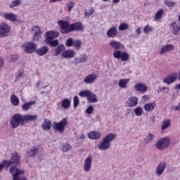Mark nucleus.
Returning a JSON list of instances; mask_svg holds the SVG:
<instances>
[{"label": "nucleus", "mask_w": 180, "mask_h": 180, "mask_svg": "<svg viewBox=\"0 0 180 180\" xmlns=\"http://www.w3.org/2000/svg\"><path fill=\"white\" fill-rule=\"evenodd\" d=\"M10 161L14 166L11 167L9 170L10 174L13 176V180H26V178L23 176L25 175V170H20L16 167L20 165L19 153L16 152L12 153Z\"/></svg>", "instance_id": "1"}, {"label": "nucleus", "mask_w": 180, "mask_h": 180, "mask_svg": "<svg viewBox=\"0 0 180 180\" xmlns=\"http://www.w3.org/2000/svg\"><path fill=\"white\" fill-rule=\"evenodd\" d=\"M116 138V134L110 133L107 134L103 139V141L98 144V148L101 150V151H106V150H109L110 148V146L112 141L115 140Z\"/></svg>", "instance_id": "2"}, {"label": "nucleus", "mask_w": 180, "mask_h": 180, "mask_svg": "<svg viewBox=\"0 0 180 180\" xmlns=\"http://www.w3.org/2000/svg\"><path fill=\"white\" fill-rule=\"evenodd\" d=\"M10 124L12 129H17L19 126H25V118L22 114H15L10 120Z\"/></svg>", "instance_id": "3"}, {"label": "nucleus", "mask_w": 180, "mask_h": 180, "mask_svg": "<svg viewBox=\"0 0 180 180\" xmlns=\"http://www.w3.org/2000/svg\"><path fill=\"white\" fill-rule=\"evenodd\" d=\"M169 144H171L169 137H165L160 139L155 144V147L157 150L162 151V150H167V148L169 147Z\"/></svg>", "instance_id": "4"}, {"label": "nucleus", "mask_w": 180, "mask_h": 180, "mask_svg": "<svg viewBox=\"0 0 180 180\" xmlns=\"http://www.w3.org/2000/svg\"><path fill=\"white\" fill-rule=\"evenodd\" d=\"M58 25L60 27V32L62 34H68L71 33V24L68 21L60 20L58 21Z\"/></svg>", "instance_id": "5"}, {"label": "nucleus", "mask_w": 180, "mask_h": 180, "mask_svg": "<svg viewBox=\"0 0 180 180\" xmlns=\"http://www.w3.org/2000/svg\"><path fill=\"white\" fill-rule=\"evenodd\" d=\"M68 124V119L63 118L59 122H53V129L59 133H64L65 130V127H67Z\"/></svg>", "instance_id": "6"}, {"label": "nucleus", "mask_w": 180, "mask_h": 180, "mask_svg": "<svg viewBox=\"0 0 180 180\" xmlns=\"http://www.w3.org/2000/svg\"><path fill=\"white\" fill-rule=\"evenodd\" d=\"M11 33V27L6 22H1L0 24V37H8Z\"/></svg>", "instance_id": "7"}, {"label": "nucleus", "mask_w": 180, "mask_h": 180, "mask_svg": "<svg viewBox=\"0 0 180 180\" xmlns=\"http://www.w3.org/2000/svg\"><path fill=\"white\" fill-rule=\"evenodd\" d=\"M22 47L25 53L30 54L34 52L36 49H37V44H36L34 42H27L26 44H23Z\"/></svg>", "instance_id": "8"}, {"label": "nucleus", "mask_w": 180, "mask_h": 180, "mask_svg": "<svg viewBox=\"0 0 180 180\" xmlns=\"http://www.w3.org/2000/svg\"><path fill=\"white\" fill-rule=\"evenodd\" d=\"M113 57L117 60L120 59L122 61H129L130 59V56H129V53L126 52L122 53L121 51H115L113 53Z\"/></svg>", "instance_id": "9"}, {"label": "nucleus", "mask_w": 180, "mask_h": 180, "mask_svg": "<svg viewBox=\"0 0 180 180\" xmlns=\"http://www.w3.org/2000/svg\"><path fill=\"white\" fill-rule=\"evenodd\" d=\"M165 168H167V162H160L155 170L156 176H161L165 172Z\"/></svg>", "instance_id": "10"}, {"label": "nucleus", "mask_w": 180, "mask_h": 180, "mask_svg": "<svg viewBox=\"0 0 180 180\" xmlns=\"http://www.w3.org/2000/svg\"><path fill=\"white\" fill-rule=\"evenodd\" d=\"M178 79V73L173 72L169 75L167 77L163 79L164 84H167V85H171V84L175 82Z\"/></svg>", "instance_id": "11"}, {"label": "nucleus", "mask_w": 180, "mask_h": 180, "mask_svg": "<svg viewBox=\"0 0 180 180\" xmlns=\"http://www.w3.org/2000/svg\"><path fill=\"white\" fill-rule=\"evenodd\" d=\"M96 79H98V75L96 74H90L85 77V78L83 79V82L87 85H91L94 84Z\"/></svg>", "instance_id": "12"}, {"label": "nucleus", "mask_w": 180, "mask_h": 180, "mask_svg": "<svg viewBox=\"0 0 180 180\" xmlns=\"http://www.w3.org/2000/svg\"><path fill=\"white\" fill-rule=\"evenodd\" d=\"M92 168V157L88 156L84 162V172H89Z\"/></svg>", "instance_id": "13"}, {"label": "nucleus", "mask_w": 180, "mask_h": 180, "mask_svg": "<svg viewBox=\"0 0 180 180\" xmlns=\"http://www.w3.org/2000/svg\"><path fill=\"white\" fill-rule=\"evenodd\" d=\"M139 104V98L136 96H131L128 98L127 101V105L128 108H136Z\"/></svg>", "instance_id": "14"}, {"label": "nucleus", "mask_w": 180, "mask_h": 180, "mask_svg": "<svg viewBox=\"0 0 180 180\" xmlns=\"http://www.w3.org/2000/svg\"><path fill=\"white\" fill-rule=\"evenodd\" d=\"M170 27H172V34L174 36H178L179 34V31H180V25L176 24V21L172 22L170 23Z\"/></svg>", "instance_id": "15"}, {"label": "nucleus", "mask_w": 180, "mask_h": 180, "mask_svg": "<svg viewBox=\"0 0 180 180\" xmlns=\"http://www.w3.org/2000/svg\"><path fill=\"white\" fill-rule=\"evenodd\" d=\"M70 25V29L72 32H84V25H82V23L75 22Z\"/></svg>", "instance_id": "16"}, {"label": "nucleus", "mask_w": 180, "mask_h": 180, "mask_svg": "<svg viewBox=\"0 0 180 180\" xmlns=\"http://www.w3.org/2000/svg\"><path fill=\"white\" fill-rule=\"evenodd\" d=\"M88 61V55L86 53H81L79 58H75L73 64H79V63H86Z\"/></svg>", "instance_id": "17"}, {"label": "nucleus", "mask_w": 180, "mask_h": 180, "mask_svg": "<svg viewBox=\"0 0 180 180\" xmlns=\"http://www.w3.org/2000/svg\"><path fill=\"white\" fill-rule=\"evenodd\" d=\"M76 54L74 50L69 49L64 51L61 56L63 58H74Z\"/></svg>", "instance_id": "18"}, {"label": "nucleus", "mask_w": 180, "mask_h": 180, "mask_svg": "<svg viewBox=\"0 0 180 180\" xmlns=\"http://www.w3.org/2000/svg\"><path fill=\"white\" fill-rule=\"evenodd\" d=\"M45 36V42L50 41L51 40H54L56 37H58L60 36V33H56V35L54 36V31H48L44 34Z\"/></svg>", "instance_id": "19"}, {"label": "nucleus", "mask_w": 180, "mask_h": 180, "mask_svg": "<svg viewBox=\"0 0 180 180\" xmlns=\"http://www.w3.org/2000/svg\"><path fill=\"white\" fill-rule=\"evenodd\" d=\"M118 33L119 32H117V28H116V27H112L108 30H107L106 36H108V37L114 39V37L117 36Z\"/></svg>", "instance_id": "20"}, {"label": "nucleus", "mask_w": 180, "mask_h": 180, "mask_svg": "<svg viewBox=\"0 0 180 180\" xmlns=\"http://www.w3.org/2000/svg\"><path fill=\"white\" fill-rule=\"evenodd\" d=\"M4 18L10 22H19L18 20V16L12 13H4Z\"/></svg>", "instance_id": "21"}, {"label": "nucleus", "mask_w": 180, "mask_h": 180, "mask_svg": "<svg viewBox=\"0 0 180 180\" xmlns=\"http://www.w3.org/2000/svg\"><path fill=\"white\" fill-rule=\"evenodd\" d=\"M102 136V134L101 131H91L88 134L89 139H91V140H99L101 139V136Z\"/></svg>", "instance_id": "22"}, {"label": "nucleus", "mask_w": 180, "mask_h": 180, "mask_svg": "<svg viewBox=\"0 0 180 180\" xmlns=\"http://www.w3.org/2000/svg\"><path fill=\"white\" fill-rule=\"evenodd\" d=\"M110 47L116 50V51L121 50V49H124V46L117 41H112L111 42H110Z\"/></svg>", "instance_id": "23"}, {"label": "nucleus", "mask_w": 180, "mask_h": 180, "mask_svg": "<svg viewBox=\"0 0 180 180\" xmlns=\"http://www.w3.org/2000/svg\"><path fill=\"white\" fill-rule=\"evenodd\" d=\"M135 91L138 92H147V85L143 83H138L134 86Z\"/></svg>", "instance_id": "24"}, {"label": "nucleus", "mask_w": 180, "mask_h": 180, "mask_svg": "<svg viewBox=\"0 0 180 180\" xmlns=\"http://www.w3.org/2000/svg\"><path fill=\"white\" fill-rule=\"evenodd\" d=\"M175 49L173 44H167L162 47L160 54H165V53H168V51H172Z\"/></svg>", "instance_id": "25"}, {"label": "nucleus", "mask_w": 180, "mask_h": 180, "mask_svg": "<svg viewBox=\"0 0 180 180\" xmlns=\"http://www.w3.org/2000/svg\"><path fill=\"white\" fill-rule=\"evenodd\" d=\"M87 101L90 103H96V102H98V96H96V94L89 91L87 96Z\"/></svg>", "instance_id": "26"}, {"label": "nucleus", "mask_w": 180, "mask_h": 180, "mask_svg": "<svg viewBox=\"0 0 180 180\" xmlns=\"http://www.w3.org/2000/svg\"><path fill=\"white\" fill-rule=\"evenodd\" d=\"M41 129L44 131H49L51 129V121L49 119H45L41 124Z\"/></svg>", "instance_id": "27"}, {"label": "nucleus", "mask_w": 180, "mask_h": 180, "mask_svg": "<svg viewBox=\"0 0 180 180\" xmlns=\"http://www.w3.org/2000/svg\"><path fill=\"white\" fill-rule=\"evenodd\" d=\"M23 117H24V122L25 124L26 123V122H34V120H36L37 119H38V116L37 115H23Z\"/></svg>", "instance_id": "28"}, {"label": "nucleus", "mask_w": 180, "mask_h": 180, "mask_svg": "<svg viewBox=\"0 0 180 180\" xmlns=\"http://www.w3.org/2000/svg\"><path fill=\"white\" fill-rule=\"evenodd\" d=\"M49 52V46H42L36 50V53L38 56H46V53Z\"/></svg>", "instance_id": "29"}, {"label": "nucleus", "mask_w": 180, "mask_h": 180, "mask_svg": "<svg viewBox=\"0 0 180 180\" xmlns=\"http://www.w3.org/2000/svg\"><path fill=\"white\" fill-rule=\"evenodd\" d=\"M39 153V147L34 146L32 148L30 149L28 151H27V154L29 155V157H34L36 154Z\"/></svg>", "instance_id": "30"}, {"label": "nucleus", "mask_w": 180, "mask_h": 180, "mask_svg": "<svg viewBox=\"0 0 180 180\" xmlns=\"http://www.w3.org/2000/svg\"><path fill=\"white\" fill-rule=\"evenodd\" d=\"M33 105H36V101H30L28 103H25L22 106V110H29V109H30V108H32V106H33Z\"/></svg>", "instance_id": "31"}, {"label": "nucleus", "mask_w": 180, "mask_h": 180, "mask_svg": "<svg viewBox=\"0 0 180 180\" xmlns=\"http://www.w3.org/2000/svg\"><path fill=\"white\" fill-rule=\"evenodd\" d=\"M155 103H149L144 105V109L146 112H151L155 108Z\"/></svg>", "instance_id": "32"}, {"label": "nucleus", "mask_w": 180, "mask_h": 180, "mask_svg": "<svg viewBox=\"0 0 180 180\" xmlns=\"http://www.w3.org/2000/svg\"><path fill=\"white\" fill-rule=\"evenodd\" d=\"M61 106L63 109H70L71 101L68 98H65L61 101Z\"/></svg>", "instance_id": "33"}, {"label": "nucleus", "mask_w": 180, "mask_h": 180, "mask_svg": "<svg viewBox=\"0 0 180 180\" xmlns=\"http://www.w3.org/2000/svg\"><path fill=\"white\" fill-rule=\"evenodd\" d=\"M64 50H65V46H64V44L59 45L55 49V53L53 56H60V54H61V52L64 51Z\"/></svg>", "instance_id": "34"}, {"label": "nucleus", "mask_w": 180, "mask_h": 180, "mask_svg": "<svg viewBox=\"0 0 180 180\" xmlns=\"http://www.w3.org/2000/svg\"><path fill=\"white\" fill-rule=\"evenodd\" d=\"M130 79H120L118 82V85L120 88L126 89L127 88V83L129 82Z\"/></svg>", "instance_id": "35"}, {"label": "nucleus", "mask_w": 180, "mask_h": 180, "mask_svg": "<svg viewBox=\"0 0 180 180\" xmlns=\"http://www.w3.org/2000/svg\"><path fill=\"white\" fill-rule=\"evenodd\" d=\"M10 101L13 106H19V98L15 95H11Z\"/></svg>", "instance_id": "36"}, {"label": "nucleus", "mask_w": 180, "mask_h": 180, "mask_svg": "<svg viewBox=\"0 0 180 180\" xmlns=\"http://www.w3.org/2000/svg\"><path fill=\"white\" fill-rule=\"evenodd\" d=\"M46 44H47V46H49V47H57V46H58L59 43H58V39H52L51 41H46Z\"/></svg>", "instance_id": "37"}, {"label": "nucleus", "mask_w": 180, "mask_h": 180, "mask_svg": "<svg viewBox=\"0 0 180 180\" xmlns=\"http://www.w3.org/2000/svg\"><path fill=\"white\" fill-rule=\"evenodd\" d=\"M169 126H171V120L167 119L162 122L161 130H166V129H168Z\"/></svg>", "instance_id": "38"}, {"label": "nucleus", "mask_w": 180, "mask_h": 180, "mask_svg": "<svg viewBox=\"0 0 180 180\" xmlns=\"http://www.w3.org/2000/svg\"><path fill=\"white\" fill-rule=\"evenodd\" d=\"M154 139H155V135L153 134H149V135H148L145 139H144V142L146 144H150V143H151V141H153V140H154Z\"/></svg>", "instance_id": "39"}, {"label": "nucleus", "mask_w": 180, "mask_h": 180, "mask_svg": "<svg viewBox=\"0 0 180 180\" xmlns=\"http://www.w3.org/2000/svg\"><path fill=\"white\" fill-rule=\"evenodd\" d=\"M72 148L71 145L68 144V143H63L62 145V151L63 153H67V151H70Z\"/></svg>", "instance_id": "40"}, {"label": "nucleus", "mask_w": 180, "mask_h": 180, "mask_svg": "<svg viewBox=\"0 0 180 180\" xmlns=\"http://www.w3.org/2000/svg\"><path fill=\"white\" fill-rule=\"evenodd\" d=\"M162 15H164V9H160L155 15V20H158L162 18Z\"/></svg>", "instance_id": "41"}, {"label": "nucleus", "mask_w": 180, "mask_h": 180, "mask_svg": "<svg viewBox=\"0 0 180 180\" xmlns=\"http://www.w3.org/2000/svg\"><path fill=\"white\" fill-rule=\"evenodd\" d=\"M128 29H129V24L126 22L121 23L118 27V30L120 31L127 30Z\"/></svg>", "instance_id": "42"}, {"label": "nucleus", "mask_w": 180, "mask_h": 180, "mask_svg": "<svg viewBox=\"0 0 180 180\" xmlns=\"http://www.w3.org/2000/svg\"><path fill=\"white\" fill-rule=\"evenodd\" d=\"M82 43L79 39H76L73 41V47H75L77 50H79L81 49Z\"/></svg>", "instance_id": "43"}, {"label": "nucleus", "mask_w": 180, "mask_h": 180, "mask_svg": "<svg viewBox=\"0 0 180 180\" xmlns=\"http://www.w3.org/2000/svg\"><path fill=\"white\" fill-rule=\"evenodd\" d=\"M134 112L136 116H141V115H143V108H141V107H136L134 110Z\"/></svg>", "instance_id": "44"}, {"label": "nucleus", "mask_w": 180, "mask_h": 180, "mask_svg": "<svg viewBox=\"0 0 180 180\" xmlns=\"http://www.w3.org/2000/svg\"><path fill=\"white\" fill-rule=\"evenodd\" d=\"M74 6H75V3L72 1H69L67 4L68 12H71Z\"/></svg>", "instance_id": "45"}, {"label": "nucleus", "mask_w": 180, "mask_h": 180, "mask_svg": "<svg viewBox=\"0 0 180 180\" xmlns=\"http://www.w3.org/2000/svg\"><path fill=\"white\" fill-rule=\"evenodd\" d=\"M89 90H83L79 93V96L82 98H88V95H89Z\"/></svg>", "instance_id": "46"}, {"label": "nucleus", "mask_w": 180, "mask_h": 180, "mask_svg": "<svg viewBox=\"0 0 180 180\" xmlns=\"http://www.w3.org/2000/svg\"><path fill=\"white\" fill-rule=\"evenodd\" d=\"M74 45V39L72 38H69L66 40L65 46L66 47H72Z\"/></svg>", "instance_id": "47"}, {"label": "nucleus", "mask_w": 180, "mask_h": 180, "mask_svg": "<svg viewBox=\"0 0 180 180\" xmlns=\"http://www.w3.org/2000/svg\"><path fill=\"white\" fill-rule=\"evenodd\" d=\"M40 37H41V32H35L33 35L34 41H39Z\"/></svg>", "instance_id": "48"}, {"label": "nucleus", "mask_w": 180, "mask_h": 180, "mask_svg": "<svg viewBox=\"0 0 180 180\" xmlns=\"http://www.w3.org/2000/svg\"><path fill=\"white\" fill-rule=\"evenodd\" d=\"M153 28L150 25H146V27H144L143 28V32L145 33V34H148L150 32H153Z\"/></svg>", "instance_id": "49"}, {"label": "nucleus", "mask_w": 180, "mask_h": 180, "mask_svg": "<svg viewBox=\"0 0 180 180\" xmlns=\"http://www.w3.org/2000/svg\"><path fill=\"white\" fill-rule=\"evenodd\" d=\"M78 105H79V98H78V96H75L73 98V106L74 108H77Z\"/></svg>", "instance_id": "50"}, {"label": "nucleus", "mask_w": 180, "mask_h": 180, "mask_svg": "<svg viewBox=\"0 0 180 180\" xmlns=\"http://www.w3.org/2000/svg\"><path fill=\"white\" fill-rule=\"evenodd\" d=\"M175 4H176V2H174V1H167V0L165 1V5H166V6H168V8H172V7L175 6Z\"/></svg>", "instance_id": "51"}, {"label": "nucleus", "mask_w": 180, "mask_h": 180, "mask_svg": "<svg viewBox=\"0 0 180 180\" xmlns=\"http://www.w3.org/2000/svg\"><path fill=\"white\" fill-rule=\"evenodd\" d=\"M94 110H95L94 106L89 105L88 108L86 109V115H92V113H94Z\"/></svg>", "instance_id": "52"}, {"label": "nucleus", "mask_w": 180, "mask_h": 180, "mask_svg": "<svg viewBox=\"0 0 180 180\" xmlns=\"http://www.w3.org/2000/svg\"><path fill=\"white\" fill-rule=\"evenodd\" d=\"M22 4V1L20 0H14L12 1L11 5L10 6V8H14L15 6H19Z\"/></svg>", "instance_id": "53"}, {"label": "nucleus", "mask_w": 180, "mask_h": 180, "mask_svg": "<svg viewBox=\"0 0 180 180\" xmlns=\"http://www.w3.org/2000/svg\"><path fill=\"white\" fill-rule=\"evenodd\" d=\"M19 60V56L18 55H11L10 56V63H15Z\"/></svg>", "instance_id": "54"}, {"label": "nucleus", "mask_w": 180, "mask_h": 180, "mask_svg": "<svg viewBox=\"0 0 180 180\" xmlns=\"http://www.w3.org/2000/svg\"><path fill=\"white\" fill-rule=\"evenodd\" d=\"M4 167H11V165H13L11 160H4L3 162V165H2Z\"/></svg>", "instance_id": "55"}, {"label": "nucleus", "mask_w": 180, "mask_h": 180, "mask_svg": "<svg viewBox=\"0 0 180 180\" xmlns=\"http://www.w3.org/2000/svg\"><path fill=\"white\" fill-rule=\"evenodd\" d=\"M32 30L35 32V33H41V30H40V27L37 25L33 27Z\"/></svg>", "instance_id": "56"}, {"label": "nucleus", "mask_w": 180, "mask_h": 180, "mask_svg": "<svg viewBox=\"0 0 180 180\" xmlns=\"http://www.w3.org/2000/svg\"><path fill=\"white\" fill-rule=\"evenodd\" d=\"M93 14H94V10H91L90 12L85 13V16L89 17Z\"/></svg>", "instance_id": "57"}, {"label": "nucleus", "mask_w": 180, "mask_h": 180, "mask_svg": "<svg viewBox=\"0 0 180 180\" xmlns=\"http://www.w3.org/2000/svg\"><path fill=\"white\" fill-rule=\"evenodd\" d=\"M85 135L84 134H82L79 136L77 137V140H84Z\"/></svg>", "instance_id": "58"}, {"label": "nucleus", "mask_w": 180, "mask_h": 180, "mask_svg": "<svg viewBox=\"0 0 180 180\" xmlns=\"http://www.w3.org/2000/svg\"><path fill=\"white\" fill-rule=\"evenodd\" d=\"M22 75H23V72H19L18 75H15L16 78H21Z\"/></svg>", "instance_id": "59"}, {"label": "nucleus", "mask_w": 180, "mask_h": 180, "mask_svg": "<svg viewBox=\"0 0 180 180\" xmlns=\"http://www.w3.org/2000/svg\"><path fill=\"white\" fill-rule=\"evenodd\" d=\"M4 59L2 58H0V68H2L4 67Z\"/></svg>", "instance_id": "60"}, {"label": "nucleus", "mask_w": 180, "mask_h": 180, "mask_svg": "<svg viewBox=\"0 0 180 180\" xmlns=\"http://www.w3.org/2000/svg\"><path fill=\"white\" fill-rule=\"evenodd\" d=\"M136 34H141V28L139 27L137 30H136Z\"/></svg>", "instance_id": "61"}, {"label": "nucleus", "mask_w": 180, "mask_h": 180, "mask_svg": "<svg viewBox=\"0 0 180 180\" xmlns=\"http://www.w3.org/2000/svg\"><path fill=\"white\" fill-rule=\"evenodd\" d=\"M162 90L165 91L166 94H167V92H169V89L168 87H163Z\"/></svg>", "instance_id": "62"}, {"label": "nucleus", "mask_w": 180, "mask_h": 180, "mask_svg": "<svg viewBox=\"0 0 180 180\" xmlns=\"http://www.w3.org/2000/svg\"><path fill=\"white\" fill-rule=\"evenodd\" d=\"M142 99H143V101H144L146 102V101H148V97H147V96H143L142 97Z\"/></svg>", "instance_id": "63"}, {"label": "nucleus", "mask_w": 180, "mask_h": 180, "mask_svg": "<svg viewBox=\"0 0 180 180\" xmlns=\"http://www.w3.org/2000/svg\"><path fill=\"white\" fill-rule=\"evenodd\" d=\"M175 89H180V83L175 86Z\"/></svg>", "instance_id": "64"}]
</instances>
